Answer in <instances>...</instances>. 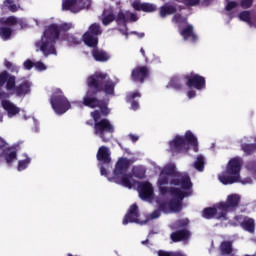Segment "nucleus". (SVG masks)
I'll return each mask as SVG.
<instances>
[{
	"label": "nucleus",
	"instance_id": "f257e3e1",
	"mask_svg": "<svg viewBox=\"0 0 256 256\" xmlns=\"http://www.w3.org/2000/svg\"><path fill=\"white\" fill-rule=\"evenodd\" d=\"M175 164H168L160 171L157 187L161 195H170L169 207L173 213H180L183 209L182 203L185 197H189L190 193H184L183 191H189L193 187L191 178L187 174H183L175 171ZM174 185L175 187H181L183 191L175 187H166L165 185Z\"/></svg>",
	"mask_w": 256,
	"mask_h": 256
},
{
	"label": "nucleus",
	"instance_id": "f03ea898",
	"mask_svg": "<svg viewBox=\"0 0 256 256\" xmlns=\"http://www.w3.org/2000/svg\"><path fill=\"white\" fill-rule=\"evenodd\" d=\"M86 85L88 90L83 97L82 102L74 101L72 104H83L85 107H89L90 109H97V107H100L101 103H103V100L97 99V93H105L106 95L114 96L117 83L111 80L109 74L97 71L87 78Z\"/></svg>",
	"mask_w": 256,
	"mask_h": 256
},
{
	"label": "nucleus",
	"instance_id": "7ed1b4c3",
	"mask_svg": "<svg viewBox=\"0 0 256 256\" xmlns=\"http://www.w3.org/2000/svg\"><path fill=\"white\" fill-rule=\"evenodd\" d=\"M59 39H61L59 24L52 23L45 26L41 39L35 43L36 51H41L44 57L57 55V48H55V44Z\"/></svg>",
	"mask_w": 256,
	"mask_h": 256
},
{
	"label": "nucleus",
	"instance_id": "20e7f679",
	"mask_svg": "<svg viewBox=\"0 0 256 256\" xmlns=\"http://www.w3.org/2000/svg\"><path fill=\"white\" fill-rule=\"evenodd\" d=\"M243 160L239 157H234L229 160L226 170L218 175V179L222 185H233V183H242V185H251L253 180L247 177L241 180V167Z\"/></svg>",
	"mask_w": 256,
	"mask_h": 256
},
{
	"label": "nucleus",
	"instance_id": "39448f33",
	"mask_svg": "<svg viewBox=\"0 0 256 256\" xmlns=\"http://www.w3.org/2000/svg\"><path fill=\"white\" fill-rule=\"evenodd\" d=\"M5 85L6 91H11L17 97H25L31 93V82L27 79H22L15 85V76H11L7 71L0 73V89Z\"/></svg>",
	"mask_w": 256,
	"mask_h": 256
},
{
	"label": "nucleus",
	"instance_id": "423d86ee",
	"mask_svg": "<svg viewBox=\"0 0 256 256\" xmlns=\"http://www.w3.org/2000/svg\"><path fill=\"white\" fill-rule=\"evenodd\" d=\"M90 115L94 121V135L99 137L103 143H109L113 139L115 126L111 124L109 119H101V112L99 110H94Z\"/></svg>",
	"mask_w": 256,
	"mask_h": 256
},
{
	"label": "nucleus",
	"instance_id": "0eeeda50",
	"mask_svg": "<svg viewBox=\"0 0 256 256\" xmlns=\"http://www.w3.org/2000/svg\"><path fill=\"white\" fill-rule=\"evenodd\" d=\"M127 171H129V160L127 158H120L115 165L113 177L111 179L108 178V180L128 189H133L136 182L133 179V175L127 173Z\"/></svg>",
	"mask_w": 256,
	"mask_h": 256
},
{
	"label": "nucleus",
	"instance_id": "6e6552de",
	"mask_svg": "<svg viewBox=\"0 0 256 256\" xmlns=\"http://www.w3.org/2000/svg\"><path fill=\"white\" fill-rule=\"evenodd\" d=\"M189 145L194 147L195 153L199 151V142H197V137L191 133V131H187L184 136H176L170 142V151L173 155L177 153H187L189 151Z\"/></svg>",
	"mask_w": 256,
	"mask_h": 256
},
{
	"label": "nucleus",
	"instance_id": "1a4fd4ad",
	"mask_svg": "<svg viewBox=\"0 0 256 256\" xmlns=\"http://www.w3.org/2000/svg\"><path fill=\"white\" fill-rule=\"evenodd\" d=\"M0 26V38L2 41H9L11 35H13V29L15 25H19V29H25L27 27V22L23 18H17L16 16H9L6 19L1 20ZM8 25V26H5Z\"/></svg>",
	"mask_w": 256,
	"mask_h": 256
},
{
	"label": "nucleus",
	"instance_id": "9d476101",
	"mask_svg": "<svg viewBox=\"0 0 256 256\" xmlns=\"http://www.w3.org/2000/svg\"><path fill=\"white\" fill-rule=\"evenodd\" d=\"M50 105L56 115H64L71 109V102L59 88L55 89L50 97Z\"/></svg>",
	"mask_w": 256,
	"mask_h": 256
},
{
	"label": "nucleus",
	"instance_id": "9b49d317",
	"mask_svg": "<svg viewBox=\"0 0 256 256\" xmlns=\"http://www.w3.org/2000/svg\"><path fill=\"white\" fill-rule=\"evenodd\" d=\"M241 203V196L239 194H231L227 196L225 202H220L217 207L219 214L216 219H224L227 221V213H231L233 211H237L239 204Z\"/></svg>",
	"mask_w": 256,
	"mask_h": 256
},
{
	"label": "nucleus",
	"instance_id": "f8f14e48",
	"mask_svg": "<svg viewBox=\"0 0 256 256\" xmlns=\"http://www.w3.org/2000/svg\"><path fill=\"white\" fill-rule=\"evenodd\" d=\"M102 33L101 24L93 23L89 26L88 31L83 35L82 39L88 47H97L99 45V35Z\"/></svg>",
	"mask_w": 256,
	"mask_h": 256
},
{
	"label": "nucleus",
	"instance_id": "ddd939ff",
	"mask_svg": "<svg viewBox=\"0 0 256 256\" xmlns=\"http://www.w3.org/2000/svg\"><path fill=\"white\" fill-rule=\"evenodd\" d=\"M96 159L99 161L101 175L108 177L105 166L109 167L111 165V150H109V147L100 146L96 154Z\"/></svg>",
	"mask_w": 256,
	"mask_h": 256
},
{
	"label": "nucleus",
	"instance_id": "4468645a",
	"mask_svg": "<svg viewBox=\"0 0 256 256\" xmlns=\"http://www.w3.org/2000/svg\"><path fill=\"white\" fill-rule=\"evenodd\" d=\"M89 0H63L62 11H70V13H79L86 7H89Z\"/></svg>",
	"mask_w": 256,
	"mask_h": 256
},
{
	"label": "nucleus",
	"instance_id": "2eb2a0df",
	"mask_svg": "<svg viewBox=\"0 0 256 256\" xmlns=\"http://www.w3.org/2000/svg\"><path fill=\"white\" fill-rule=\"evenodd\" d=\"M0 149L4 155V159L8 165L17 159V146H9L7 141L0 136Z\"/></svg>",
	"mask_w": 256,
	"mask_h": 256
},
{
	"label": "nucleus",
	"instance_id": "dca6fc26",
	"mask_svg": "<svg viewBox=\"0 0 256 256\" xmlns=\"http://www.w3.org/2000/svg\"><path fill=\"white\" fill-rule=\"evenodd\" d=\"M137 186V191L139 193V197L142 198L143 201H147L153 197V185L150 182H137L135 181V185Z\"/></svg>",
	"mask_w": 256,
	"mask_h": 256
},
{
	"label": "nucleus",
	"instance_id": "f3484780",
	"mask_svg": "<svg viewBox=\"0 0 256 256\" xmlns=\"http://www.w3.org/2000/svg\"><path fill=\"white\" fill-rule=\"evenodd\" d=\"M187 79L186 85L191 89L194 87V89H197L198 91H201V89H205V77L200 76L199 74H187L185 76Z\"/></svg>",
	"mask_w": 256,
	"mask_h": 256
},
{
	"label": "nucleus",
	"instance_id": "a211bd4d",
	"mask_svg": "<svg viewBox=\"0 0 256 256\" xmlns=\"http://www.w3.org/2000/svg\"><path fill=\"white\" fill-rule=\"evenodd\" d=\"M149 77V67L138 66L131 72L132 81L135 83H145V80Z\"/></svg>",
	"mask_w": 256,
	"mask_h": 256
},
{
	"label": "nucleus",
	"instance_id": "6ab92c4d",
	"mask_svg": "<svg viewBox=\"0 0 256 256\" xmlns=\"http://www.w3.org/2000/svg\"><path fill=\"white\" fill-rule=\"evenodd\" d=\"M122 223L123 225H129V223H139V206H137V204H132L130 206Z\"/></svg>",
	"mask_w": 256,
	"mask_h": 256
},
{
	"label": "nucleus",
	"instance_id": "aec40b11",
	"mask_svg": "<svg viewBox=\"0 0 256 256\" xmlns=\"http://www.w3.org/2000/svg\"><path fill=\"white\" fill-rule=\"evenodd\" d=\"M132 7L135 11H143L144 13H155L157 11V5L139 0H135L132 3Z\"/></svg>",
	"mask_w": 256,
	"mask_h": 256
},
{
	"label": "nucleus",
	"instance_id": "412c9836",
	"mask_svg": "<svg viewBox=\"0 0 256 256\" xmlns=\"http://www.w3.org/2000/svg\"><path fill=\"white\" fill-rule=\"evenodd\" d=\"M238 19L244 23H247L249 27H254L256 29V12L244 10L239 13Z\"/></svg>",
	"mask_w": 256,
	"mask_h": 256
},
{
	"label": "nucleus",
	"instance_id": "4be33fe9",
	"mask_svg": "<svg viewBox=\"0 0 256 256\" xmlns=\"http://www.w3.org/2000/svg\"><path fill=\"white\" fill-rule=\"evenodd\" d=\"M190 238H191V231H189V229L187 228H183L175 232H172L170 235V239L174 243H179L180 241H187Z\"/></svg>",
	"mask_w": 256,
	"mask_h": 256
},
{
	"label": "nucleus",
	"instance_id": "5701e85b",
	"mask_svg": "<svg viewBox=\"0 0 256 256\" xmlns=\"http://www.w3.org/2000/svg\"><path fill=\"white\" fill-rule=\"evenodd\" d=\"M92 47L93 49L91 53L94 60H96L98 63H105L109 61L111 57L105 50L97 48V46H92Z\"/></svg>",
	"mask_w": 256,
	"mask_h": 256
},
{
	"label": "nucleus",
	"instance_id": "b1692460",
	"mask_svg": "<svg viewBox=\"0 0 256 256\" xmlns=\"http://www.w3.org/2000/svg\"><path fill=\"white\" fill-rule=\"evenodd\" d=\"M180 35L183 37L184 41H189L191 39L192 43H196L197 39V34L193 31V25L187 24L186 27H184L180 31Z\"/></svg>",
	"mask_w": 256,
	"mask_h": 256
},
{
	"label": "nucleus",
	"instance_id": "393cba45",
	"mask_svg": "<svg viewBox=\"0 0 256 256\" xmlns=\"http://www.w3.org/2000/svg\"><path fill=\"white\" fill-rule=\"evenodd\" d=\"M175 13H177V5L175 4L164 3L159 8V16L161 19H165L168 15H175Z\"/></svg>",
	"mask_w": 256,
	"mask_h": 256
},
{
	"label": "nucleus",
	"instance_id": "a878e982",
	"mask_svg": "<svg viewBox=\"0 0 256 256\" xmlns=\"http://www.w3.org/2000/svg\"><path fill=\"white\" fill-rule=\"evenodd\" d=\"M221 255L235 256V249L233 248V241L225 240L219 245Z\"/></svg>",
	"mask_w": 256,
	"mask_h": 256
},
{
	"label": "nucleus",
	"instance_id": "bb28decb",
	"mask_svg": "<svg viewBox=\"0 0 256 256\" xmlns=\"http://www.w3.org/2000/svg\"><path fill=\"white\" fill-rule=\"evenodd\" d=\"M113 21H116L115 12H113V8L104 9L102 13V24L107 26L111 25Z\"/></svg>",
	"mask_w": 256,
	"mask_h": 256
},
{
	"label": "nucleus",
	"instance_id": "cd10ccee",
	"mask_svg": "<svg viewBox=\"0 0 256 256\" xmlns=\"http://www.w3.org/2000/svg\"><path fill=\"white\" fill-rule=\"evenodd\" d=\"M2 107L5 111L8 113V117H14V115H17L21 109L17 107L15 104H13L9 100H5L2 102Z\"/></svg>",
	"mask_w": 256,
	"mask_h": 256
},
{
	"label": "nucleus",
	"instance_id": "c85d7f7f",
	"mask_svg": "<svg viewBox=\"0 0 256 256\" xmlns=\"http://www.w3.org/2000/svg\"><path fill=\"white\" fill-rule=\"evenodd\" d=\"M241 227L244 231H248V233H255V219L244 217L243 221L241 222Z\"/></svg>",
	"mask_w": 256,
	"mask_h": 256
},
{
	"label": "nucleus",
	"instance_id": "c756f323",
	"mask_svg": "<svg viewBox=\"0 0 256 256\" xmlns=\"http://www.w3.org/2000/svg\"><path fill=\"white\" fill-rule=\"evenodd\" d=\"M217 209L213 207H207L202 210L203 219H217L219 217V213L217 214Z\"/></svg>",
	"mask_w": 256,
	"mask_h": 256
},
{
	"label": "nucleus",
	"instance_id": "7c9ffc66",
	"mask_svg": "<svg viewBox=\"0 0 256 256\" xmlns=\"http://www.w3.org/2000/svg\"><path fill=\"white\" fill-rule=\"evenodd\" d=\"M60 41H66L70 47L71 45H79V43H81V41L77 39V37L70 33L62 34L60 36Z\"/></svg>",
	"mask_w": 256,
	"mask_h": 256
},
{
	"label": "nucleus",
	"instance_id": "2f4dec72",
	"mask_svg": "<svg viewBox=\"0 0 256 256\" xmlns=\"http://www.w3.org/2000/svg\"><path fill=\"white\" fill-rule=\"evenodd\" d=\"M193 165L197 171L202 172L205 169V158L203 155H198Z\"/></svg>",
	"mask_w": 256,
	"mask_h": 256
},
{
	"label": "nucleus",
	"instance_id": "473e14b6",
	"mask_svg": "<svg viewBox=\"0 0 256 256\" xmlns=\"http://www.w3.org/2000/svg\"><path fill=\"white\" fill-rule=\"evenodd\" d=\"M117 25H127V11L120 10L116 15Z\"/></svg>",
	"mask_w": 256,
	"mask_h": 256
},
{
	"label": "nucleus",
	"instance_id": "72a5a7b5",
	"mask_svg": "<svg viewBox=\"0 0 256 256\" xmlns=\"http://www.w3.org/2000/svg\"><path fill=\"white\" fill-rule=\"evenodd\" d=\"M241 149L245 155H253L256 150V144H242Z\"/></svg>",
	"mask_w": 256,
	"mask_h": 256
},
{
	"label": "nucleus",
	"instance_id": "f704fd0d",
	"mask_svg": "<svg viewBox=\"0 0 256 256\" xmlns=\"http://www.w3.org/2000/svg\"><path fill=\"white\" fill-rule=\"evenodd\" d=\"M147 171L145 168L138 166L133 169V175L134 177H137V179H145Z\"/></svg>",
	"mask_w": 256,
	"mask_h": 256
},
{
	"label": "nucleus",
	"instance_id": "c9c22d12",
	"mask_svg": "<svg viewBox=\"0 0 256 256\" xmlns=\"http://www.w3.org/2000/svg\"><path fill=\"white\" fill-rule=\"evenodd\" d=\"M176 89L177 91H180L181 89V80L178 77H174L170 80V82L167 85V88Z\"/></svg>",
	"mask_w": 256,
	"mask_h": 256
},
{
	"label": "nucleus",
	"instance_id": "e433bc0d",
	"mask_svg": "<svg viewBox=\"0 0 256 256\" xmlns=\"http://www.w3.org/2000/svg\"><path fill=\"white\" fill-rule=\"evenodd\" d=\"M30 163H31V158H29L28 156L24 160H19L17 170L18 171H25V169H27V167H29Z\"/></svg>",
	"mask_w": 256,
	"mask_h": 256
},
{
	"label": "nucleus",
	"instance_id": "4c0bfd02",
	"mask_svg": "<svg viewBox=\"0 0 256 256\" xmlns=\"http://www.w3.org/2000/svg\"><path fill=\"white\" fill-rule=\"evenodd\" d=\"M70 29H73V23L69 22H64L62 24H58V31L61 35V33H67V31H70Z\"/></svg>",
	"mask_w": 256,
	"mask_h": 256
},
{
	"label": "nucleus",
	"instance_id": "58836bf2",
	"mask_svg": "<svg viewBox=\"0 0 256 256\" xmlns=\"http://www.w3.org/2000/svg\"><path fill=\"white\" fill-rule=\"evenodd\" d=\"M172 23L179 24L181 23L182 25H187V18L183 17L181 14H175L172 17Z\"/></svg>",
	"mask_w": 256,
	"mask_h": 256
},
{
	"label": "nucleus",
	"instance_id": "ea45409f",
	"mask_svg": "<svg viewBox=\"0 0 256 256\" xmlns=\"http://www.w3.org/2000/svg\"><path fill=\"white\" fill-rule=\"evenodd\" d=\"M176 229H187L189 226V219H180L175 222Z\"/></svg>",
	"mask_w": 256,
	"mask_h": 256
},
{
	"label": "nucleus",
	"instance_id": "a19ab883",
	"mask_svg": "<svg viewBox=\"0 0 256 256\" xmlns=\"http://www.w3.org/2000/svg\"><path fill=\"white\" fill-rule=\"evenodd\" d=\"M158 256H187L183 252H167L165 250H159L157 252Z\"/></svg>",
	"mask_w": 256,
	"mask_h": 256
},
{
	"label": "nucleus",
	"instance_id": "79ce46f5",
	"mask_svg": "<svg viewBox=\"0 0 256 256\" xmlns=\"http://www.w3.org/2000/svg\"><path fill=\"white\" fill-rule=\"evenodd\" d=\"M253 1L255 0H239V6L242 9H251L253 7Z\"/></svg>",
	"mask_w": 256,
	"mask_h": 256
},
{
	"label": "nucleus",
	"instance_id": "37998d69",
	"mask_svg": "<svg viewBox=\"0 0 256 256\" xmlns=\"http://www.w3.org/2000/svg\"><path fill=\"white\" fill-rule=\"evenodd\" d=\"M4 5H6V7H8L9 11H11L12 13L19 11L17 4L13 3V1H11V0H6L4 2Z\"/></svg>",
	"mask_w": 256,
	"mask_h": 256
},
{
	"label": "nucleus",
	"instance_id": "c03bdc74",
	"mask_svg": "<svg viewBox=\"0 0 256 256\" xmlns=\"http://www.w3.org/2000/svg\"><path fill=\"white\" fill-rule=\"evenodd\" d=\"M139 16L133 12L127 11V23H137Z\"/></svg>",
	"mask_w": 256,
	"mask_h": 256
},
{
	"label": "nucleus",
	"instance_id": "a18cd8bd",
	"mask_svg": "<svg viewBox=\"0 0 256 256\" xmlns=\"http://www.w3.org/2000/svg\"><path fill=\"white\" fill-rule=\"evenodd\" d=\"M100 110H98L100 112V116L103 115V117H107V115H109L110 110L107 107V104H104L103 101L100 104V106H98Z\"/></svg>",
	"mask_w": 256,
	"mask_h": 256
},
{
	"label": "nucleus",
	"instance_id": "49530a36",
	"mask_svg": "<svg viewBox=\"0 0 256 256\" xmlns=\"http://www.w3.org/2000/svg\"><path fill=\"white\" fill-rule=\"evenodd\" d=\"M246 169L253 175H256V161H250L246 164Z\"/></svg>",
	"mask_w": 256,
	"mask_h": 256
},
{
	"label": "nucleus",
	"instance_id": "de8ad7c7",
	"mask_svg": "<svg viewBox=\"0 0 256 256\" xmlns=\"http://www.w3.org/2000/svg\"><path fill=\"white\" fill-rule=\"evenodd\" d=\"M237 7H239V3H237V1H229L226 4L225 9L226 11H233V9H237Z\"/></svg>",
	"mask_w": 256,
	"mask_h": 256
},
{
	"label": "nucleus",
	"instance_id": "09e8293b",
	"mask_svg": "<svg viewBox=\"0 0 256 256\" xmlns=\"http://www.w3.org/2000/svg\"><path fill=\"white\" fill-rule=\"evenodd\" d=\"M4 66L6 69H9L12 73L15 71H18L17 66H14L12 62H9V60H4Z\"/></svg>",
	"mask_w": 256,
	"mask_h": 256
},
{
	"label": "nucleus",
	"instance_id": "8fccbe9b",
	"mask_svg": "<svg viewBox=\"0 0 256 256\" xmlns=\"http://www.w3.org/2000/svg\"><path fill=\"white\" fill-rule=\"evenodd\" d=\"M201 3V0H184L186 7H197Z\"/></svg>",
	"mask_w": 256,
	"mask_h": 256
},
{
	"label": "nucleus",
	"instance_id": "3c124183",
	"mask_svg": "<svg viewBox=\"0 0 256 256\" xmlns=\"http://www.w3.org/2000/svg\"><path fill=\"white\" fill-rule=\"evenodd\" d=\"M24 69H26L27 71H31V69H33V67H35V63H33V61H31L30 59L26 60L24 63Z\"/></svg>",
	"mask_w": 256,
	"mask_h": 256
},
{
	"label": "nucleus",
	"instance_id": "603ef678",
	"mask_svg": "<svg viewBox=\"0 0 256 256\" xmlns=\"http://www.w3.org/2000/svg\"><path fill=\"white\" fill-rule=\"evenodd\" d=\"M34 67L38 70V71H45L47 69V66H45V64L41 61H38L36 63H34Z\"/></svg>",
	"mask_w": 256,
	"mask_h": 256
},
{
	"label": "nucleus",
	"instance_id": "864d4df0",
	"mask_svg": "<svg viewBox=\"0 0 256 256\" xmlns=\"http://www.w3.org/2000/svg\"><path fill=\"white\" fill-rule=\"evenodd\" d=\"M161 217V210H155L150 214L151 219H159Z\"/></svg>",
	"mask_w": 256,
	"mask_h": 256
},
{
	"label": "nucleus",
	"instance_id": "5fc2aeb1",
	"mask_svg": "<svg viewBox=\"0 0 256 256\" xmlns=\"http://www.w3.org/2000/svg\"><path fill=\"white\" fill-rule=\"evenodd\" d=\"M130 35H136V37H138V39H143V37H145L144 32H137V31H131Z\"/></svg>",
	"mask_w": 256,
	"mask_h": 256
},
{
	"label": "nucleus",
	"instance_id": "6e6d98bb",
	"mask_svg": "<svg viewBox=\"0 0 256 256\" xmlns=\"http://www.w3.org/2000/svg\"><path fill=\"white\" fill-rule=\"evenodd\" d=\"M196 95H197V92H195V90H190V91H188V93H187L188 99H193V98L196 97Z\"/></svg>",
	"mask_w": 256,
	"mask_h": 256
},
{
	"label": "nucleus",
	"instance_id": "4d7b16f0",
	"mask_svg": "<svg viewBox=\"0 0 256 256\" xmlns=\"http://www.w3.org/2000/svg\"><path fill=\"white\" fill-rule=\"evenodd\" d=\"M129 138L132 141V143H137V141H139V136L135 134H129Z\"/></svg>",
	"mask_w": 256,
	"mask_h": 256
},
{
	"label": "nucleus",
	"instance_id": "13d9d810",
	"mask_svg": "<svg viewBox=\"0 0 256 256\" xmlns=\"http://www.w3.org/2000/svg\"><path fill=\"white\" fill-rule=\"evenodd\" d=\"M131 107L134 111H137V109H139V102L133 100L131 103Z\"/></svg>",
	"mask_w": 256,
	"mask_h": 256
},
{
	"label": "nucleus",
	"instance_id": "bf43d9fd",
	"mask_svg": "<svg viewBox=\"0 0 256 256\" xmlns=\"http://www.w3.org/2000/svg\"><path fill=\"white\" fill-rule=\"evenodd\" d=\"M210 3H213V0H203L202 1V6L203 7H209Z\"/></svg>",
	"mask_w": 256,
	"mask_h": 256
},
{
	"label": "nucleus",
	"instance_id": "052dcab7",
	"mask_svg": "<svg viewBox=\"0 0 256 256\" xmlns=\"http://www.w3.org/2000/svg\"><path fill=\"white\" fill-rule=\"evenodd\" d=\"M136 97H141V93L140 92H133L130 95V99H135Z\"/></svg>",
	"mask_w": 256,
	"mask_h": 256
},
{
	"label": "nucleus",
	"instance_id": "680f3d73",
	"mask_svg": "<svg viewBox=\"0 0 256 256\" xmlns=\"http://www.w3.org/2000/svg\"><path fill=\"white\" fill-rule=\"evenodd\" d=\"M86 125H89L90 127H93V129L95 130V123H93V120L86 121Z\"/></svg>",
	"mask_w": 256,
	"mask_h": 256
},
{
	"label": "nucleus",
	"instance_id": "e2e57ef3",
	"mask_svg": "<svg viewBox=\"0 0 256 256\" xmlns=\"http://www.w3.org/2000/svg\"><path fill=\"white\" fill-rule=\"evenodd\" d=\"M140 53H141V55H142L143 57H146V55H145V49L141 48V49H140Z\"/></svg>",
	"mask_w": 256,
	"mask_h": 256
},
{
	"label": "nucleus",
	"instance_id": "0e129e2a",
	"mask_svg": "<svg viewBox=\"0 0 256 256\" xmlns=\"http://www.w3.org/2000/svg\"><path fill=\"white\" fill-rule=\"evenodd\" d=\"M148 243H149V239H146V240L141 242L142 245H148Z\"/></svg>",
	"mask_w": 256,
	"mask_h": 256
},
{
	"label": "nucleus",
	"instance_id": "69168bd1",
	"mask_svg": "<svg viewBox=\"0 0 256 256\" xmlns=\"http://www.w3.org/2000/svg\"><path fill=\"white\" fill-rule=\"evenodd\" d=\"M176 3H183L185 5V0H174Z\"/></svg>",
	"mask_w": 256,
	"mask_h": 256
},
{
	"label": "nucleus",
	"instance_id": "338daca9",
	"mask_svg": "<svg viewBox=\"0 0 256 256\" xmlns=\"http://www.w3.org/2000/svg\"><path fill=\"white\" fill-rule=\"evenodd\" d=\"M126 39L129 37V34L125 33Z\"/></svg>",
	"mask_w": 256,
	"mask_h": 256
},
{
	"label": "nucleus",
	"instance_id": "774afa93",
	"mask_svg": "<svg viewBox=\"0 0 256 256\" xmlns=\"http://www.w3.org/2000/svg\"><path fill=\"white\" fill-rule=\"evenodd\" d=\"M126 151H129V149H126Z\"/></svg>",
	"mask_w": 256,
	"mask_h": 256
}]
</instances>
